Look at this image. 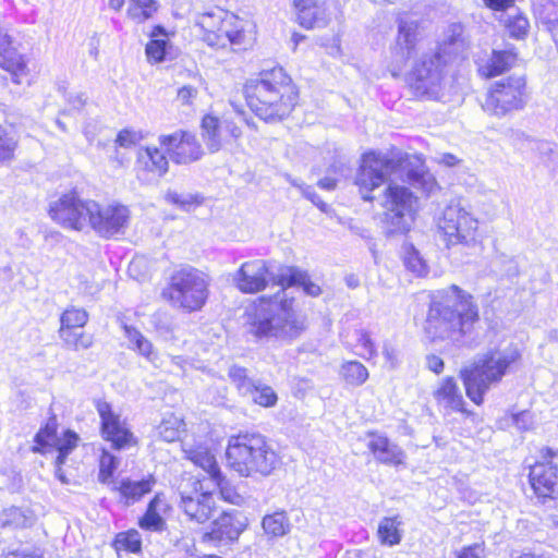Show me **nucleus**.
I'll use <instances>...</instances> for the list:
<instances>
[{
    "label": "nucleus",
    "mask_w": 558,
    "mask_h": 558,
    "mask_svg": "<svg viewBox=\"0 0 558 558\" xmlns=\"http://www.w3.org/2000/svg\"><path fill=\"white\" fill-rule=\"evenodd\" d=\"M408 84L416 97L440 100L451 93V64L435 53H424L408 73Z\"/></svg>",
    "instance_id": "7"
},
{
    "label": "nucleus",
    "mask_w": 558,
    "mask_h": 558,
    "mask_svg": "<svg viewBox=\"0 0 558 558\" xmlns=\"http://www.w3.org/2000/svg\"><path fill=\"white\" fill-rule=\"evenodd\" d=\"M209 282V277L196 268L177 270L168 288L169 300L187 312L198 311L208 298Z\"/></svg>",
    "instance_id": "8"
},
{
    "label": "nucleus",
    "mask_w": 558,
    "mask_h": 558,
    "mask_svg": "<svg viewBox=\"0 0 558 558\" xmlns=\"http://www.w3.org/2000/svg\"><path fill=\"white\" fill-rule=\"evenodd\" d=\"M163 28L156 26L151 33V40L146 45V56L151 62H161L165 60L167 54L168 40L165 38Z\"/></svg>",
    "instance_id": "38"
},
{
    "label": "nucleus",
    "mask_w": 558,
    "mask_h": 558,
    "mask_svg": "<svg viewBox=\"0 0 558 558\" xmlns=\"http://www.w3.org/2000/svg\"><path fill=\"white\" fill-rule=\"evenodd\" d=\"M418 40V23L407 17L398 19V32L395 43L390 48V54L392 62L399 70L416 52Z\"/></svg>",
    "instance_id": "16"
},
{
    "label": "nucleus",
    "mask_w": 558,
    "mask_h": 558,
    "mask_svg": "<svg viewBox=\"0 0 558 558\" xmlns=\"http://www.w3.org/2000/svg\"><path fill=\"white\" fill-rule=\"evenodd\" d=\"M57 440V420L56 417H51L46 426L36 434L35 442L41 447H52Z\"/></svg>",
    "instance_id": "51"
},
{
    "label": "nucleus",
    "mask_w": 558,
    "mask_h": 558,
    "mask_svg": "<svg viewBox=\"0 0 558 558\" xmlns=\"http://www.w3.org/2000/svg\"><path fill=\"white\" fill-rule=\"evenodd\" d=\"M267 275V263L262 259H254L241 265L233 276V282L244 293H256L265 289Z\"/></svg>",
    "instance_id": "21"
},
{
    "label": "nucleus",
    "mask_w": 558,
    "mask_h": 558,
    "mask_svg": "<svg viewBox=\"0 0 558 558\" xmlns=\"http://www.w3.org/2000/svg\"><path fill=\"white\" fill-rule=\"evenodd\" d=\"M525 84L522 76H511L496 82L485 98L483 109L497 117L522 109L525 104Z\"/></svg>",
    "instance_id": "11"
},
{
    "label": "nucleus",
    "mask_w": 558,
    "mask_h": 558,
    "mask_svg": "<svg viewBox=\"0 0 558 558\" xmlns=\"http://www.w3.org/2000/svg\"><path fill=\"white\" fill-rule=\"evenodd\" d=\"M468 46L463 26L459 23H453L444 32L442 38L434 53L445 61L448 60V63L451 64L466 51Z\"/></svg>",
    "instance_id": "24"
},
{
    "label": "nucleus",
    "mask_w": 558,
    "mask_h": 558,
    "mask_svg": "<svg viewBox=\"0 0 558 558\" xmlns=\"http://www.w3.org/2000/svg\"><path fill=\"white\" fill-rule=\"evenodd\" d=\"M262 526L269 537H282L289 533L291 524L286 512H275L264 517Z\"/></svg>",
    "instance_id": "35"
},
{
    "label": "nucleus",
    "mask_w": 558,
    "mask_h": 558,
    "mask_svg": "<svg viewBox=\"0 0 558 558\" xmlns=\"http://www.w3.org/2000/svg\"><path fill=\"white\" fill-rule=\"evenodd\" d=\"M143 140L144 134L142 131L124 129L118 133L116 144L123 148H130L137 145Z\"/></svg>",
    "instance_id": "55"
},
{
    "label": "nucleus",
    "mask_w": 558,
    "mask_h": 558,
    "mask_svg": "<svg viewBox=\"0 0 558 558\" xmlns=\"http://www.w3.org/2000/svg\"><path fill=\"white\" fill-rule=\"evenodd\" d=\"M220 488V494L223 500L231 502L233 505H240L242 501V496L239 495L233 488L229 487L225 480L221 482V485H217Z\"/></svg>",
    "instance_id": "58"
},
{
    "label": "nucleus",
    "mask_w": 558,
    "mask_h": 558,
    "mask_svg": "<svg viewBox=\"0 0 558 558\" xmlns=\"http://www.w3.org/2000/svg\"><path fill=\"white\" fill-rule=\"evenodd\" d=\"M231 13L215 9L197 15L196 26L203 32V40L214 48H226L227 39L225 34V21Z\"/></svg>",
    "instance_id": "22"
},
{
    "label": "nucleus",
    "mask_w": 558,
    "mask_h": 558,
    "mask_svg": "<svg viewBox=\"0 0 558 558\" xmlns=\"http://www.w3.org/2000/svg\"><path fill=\"white\" fill-rule=\"evenodd\" d=\"M95 408L100 417V432L105 440L111 442L116 450H123L137 444L136 437L131 432L128 423L120 414L113 411L110 403L105 400H96Z\"/></svg>",
    "instance_id": "15"
},
{
    "label": "nucleus",
    "mask_w": 558,
    "mask_h": 558,
    "mask_svg": "<svg viewBox=\"0 0 558 558\" xmlns=\"http://www.w3.org/2000/svg\"><path fill=\"white\" fill-rule=\"evenodd\" d=\"M193 490H180V509L191 520L197 523L207 522L216 508L215 499L210 493H201L198 481H193Z\"/></svg>",
    "instance_id": "17"
},
{
    "label": "nucleus",
    "mask_w": 558,
    "mask_h": 558,
    "mask_svg": "<svg viewBox=\"0 0 558 558\" xmlns=\"http://www.w3.org/2000/svg\"><path fill=\"white\" fill-rule=\"evenodd\" d=\"M439 228L448 245L474 246L480 242L478 220L460 202L445 208Z\"/></svg>",
    "instance_id": "10"
},
{
    "label": "nucleus",
    "mask_w": 558,
    "mask_h": 558,
    "mask_svg": "<svg viewBox=\"0 0 558 558\" xmlns=\"http://www.w3.org/2000/svg\"><path fill=\"white\" fill-rule=\"evenodd\" d=\"M119 465V460L106 449H102L99 458V480L107 482L114 473Z\"/></svg>",
    "instance_id": "50"
},
{
    "label": "nucleus",
    "mask_w": 558,
    "mask_h": 558,
    "mask_svg": "<svg viewBox=\"0 0 558 558\" xmlns=\"http://www.w3.org/2000/svg\"><path fill=\"white\" fill-rule=\"evenodd\" d=\"M247 526V519L236 511H225L214 522L210 532L204 535L216 545H229L238 541Z\"/></svg>",
    "instance_id": "19"
},
{
    "label": "nucleus",
    "mask_w": 558,
    "mask_h": 558,
    "mask_svg": "<svg viewBox=\"0 0 558 558\" xmlns=\"http://www.w3.org/2000/svg\"><path fill=\"white\" fill-rule=\"evenodd\" d=\"M16 148V141L0 125V162L11 160Z\"/></svg>",
    "instance_id": "54"
},
{
    "label": "nucleus",
    "mask_w": 558,
    "mask_h": 558,
    "mask_svg": "<svg viewBox=\"0 0 558 558\" xmlns=\"http://www.w3.org/2000/svg\"><path fill=\"white\" fill-rule=\"evenodd\" d=\"M278 282L283 288L301 286L304 292L312 296L320 293L319 286L308 281L307 275L294 267L282 268ZM305 329V318L294 310L293 298H289L286 289H282L274 299L260 303L251 331L257 338L292 341Z\"/></svg>",
    "instance_id": "1"
},
{
    "label": "nucleus",
    "mask_w": 558,
    "mask_h": 558,
    "mask_svg": "<svg viewBox=\"0 0 558 558\" xmlns=\"http://www.w3.org/2000/svg\"><path fill=\"white\" fill-rule=\"evenodd\" d=\"M223 126L214 116H205L202 121V136L211 153H216L222 147Z\"/></svg>",
    "instance_id": "34"
},
{
    "label": "nucleus",
    "mask_w": 558,
    "mask_h": 558,
    "mask_svg": "<svg viewBox=\"0 0 558 558\" xmlns=\"http://www.w3.org/2000/svg\"><path fill=\"white\" fill-rule=\"evenodd\" d=\"M298 23L306 28H322L329 24L331 20L324 1L320 0H294Z\"/></svg>",
    "instance_id": "23"
},
{
    "label": "nucleus",
    "mask_w": 558,
    "mask_h": 558,
    "mask_svg": "<svg viewBox=\"0 0 558 558\" xmlns=\"http://www.w3.org/2000/svg\"><path fill=\"white\" fill-rule=\"evenodd\" d=\"M505 26L511 37L520 39L526 36L530 23L523 14L514 13L507 16Z\"/></svg>",
    "instance_id": "45"
},
{
    "label": "nucleus",
    "mask_w": 558,
    "mask_h": 558,
    "mask_svg": "<svg viewBox=\"0 0 558 558\" xmlns=\"http://www.w3.org/2000/svg\"><path fill=\"white\" fill-rule=\"evenodd\" d=\"M541 461L530 470V483L537 499L542 502L558 498V468L553 460L558 458V450L545 447L539 451Z\"/></svg>",
    "instance_id": "14"
},
{
    "label": "nucleus",
    "mask_w": 558,
    "mask_h": 558,
    "mask_svg": "<svg viewBox=\"0 0 558 558\" xmlns=\"http://www.w3.org/2000/svg\"><path fill=\"white\" fill-rule=\"evenodd\" d=\"M165 201L184 211H190L192 208L199 206L203 198L198 194L179 193L177 191L169 190L165 194Z\"/></svg>",
    "instance_id": "41"
},
{
    "label": "nucleus",
    "mask_w": 558,
    "mask_h": 558,
    "mask_svg": "<svg viewBox=\"0 0 558 558\" xmlns=\"http://www.w3.org/2000/svg\"><path fill=\"white\" fill-rule=\"evenodd\" d=\"M404 264L410 271L418 277H423L427 274V265L414 247H411L407 252Z\"/></svg>",
    "instance_id": "53"
},
{
    "label": "nucleus",
    "mask_w": 558,
    "mask_h": 558,
    "mask_svg": "<svg viewBox=\"0 0 558 558\" xmlns=\"http://www.w3.org/2000/svg\"><path fill=\"white\" fill-rule=\"evenodd\" d=\"M383 355L386 361V366L389 369H395L398 367L400 360H399V350L390 342H385L383 345Z\"/></svg>",
    "instance_id": "57"
},
{
    "label": "nucleus",
    "mask_w": 558,
    "mask_h": 558,
    "mask_svg": "<svg viewBox=\"0 0 558 558\" xmlns=\"http://www.w3.org/2000/svg\"><path fill=\"white\" fill-rule=\"evenodd\" d=\"M244 94L250 108L265 121L289 116L296 102V88L282 68L263 71L246 82Z\"/></svg>",
    "instance_id": "4"
},
{
    "label": "nucleus",
    "mask_w": 558,
    "mask_h": 558,
    "mask_svg": "<svg viewBox=\"0 0 558 558\" xmlns=\"http://www.w3.org/2000/svg\"><path fill=\"white\" fill-rule=\"evenodd\" d=\"M125 336L130 342V348L137 351L149 363L157 365L159 360L158 352L155 350L153 343L143 336L141 331L131 326H124Z\"/></svg>",
    "instance_id": "33"
},
{
    "label": "nucleus",
    "mask_w": 558,
    "mask_h": 558,
    "mask_svg": "<svg viewBox=\"0 0 558 558\" xmlns=\"http://www.w3.org/2000/svg\"><path fill=\"white\" fill-rule=\"evenodd\" d=\"M368 449L374 454L375 459L384 464L399 465L405 459L404 451L396 444L391 442L386 436L371 433Z\"/></svg>",
    "instance_id": "28"
},
{
    "label": "nucleus",
    "mask_w": 558,
    "mask_h": 558,
    "mask_svg": "<svg viewBox=\"0 0 558 558\" xmlns=\"http://www.w3.org/2000/svg\"><path fill=\"white\" fill-rule=\"evenodd\" d=\"M402 522L398 517L384 518L378 525V537L383 545L393 546L401 541V526Z\"/></svg>",
    "instance_id": "36"
},
{
    "label": "nucleus",
    "mask_w": 558,
    "mask_h": 558,
    "mask_svg": "<svg viewBox=\"0 0 558 558\" xmlns=\"http://www.w3.org/2000/svg\"><path fill=\"white\" fill-rule=\"evenodd\" d=\"M184 453L191 462L203 469L216 485H221L223 475L215 456L207 448L197 447L185 449Z\"/></svg>",
    "instance_id": "31"
},
{
    "label": "nucleus",
    "mask_w": 558,
    "mask_h": 558,
    "mask_svg": "<svg viewBox=\"0 0 558 558\" xmlns=\"http://www.w3.org/2000/svg\"><path fill=\"white\" fill-rule=\"evenodd\" d=\"M485 5L492 10L499 11L511 7L515 0H483Z\"/></svg>",
    "instance_id": "62"
},
{
    "label": "nucleus",
    "mask_w": 558,
    "mask_h": 558,
    "mask_svg": "<svg viewBox=\"0 0 558 558\" xmlns=\"http://www.w3.org/2000/svg\"><path fill=\"white\" fill-rule=\"evenodd\" d=\"M355 347L357 354L365 360H371L377 355L375 343L369 333L363 329L356 331Z\"/></svg>",
    "instance_id": "48"
},
{
    "label": "nucleus",
    "mask_w": 558,
    "mask_h": 558,
    "mask_svg": "<svg viewBox=\"0 0 558 558\" xmlns=\"http://www.w3.org/2000/svg\"><path fill=\"white\" fill-rule=\"evenodd\" d=\"M517 61V53L512 50H493L492 54L478 62V73L486 78L498 76L510 70Z\"/></svg>",
    "instance_id": "30"
},
{
    "label": "nucleus",
    "mask_w": 558,
    "mask_h": 558,
    "mask_svg": "<svg viewBox=\"0 0 558 558\" xmlns=\"http://www.w3.org/2000/svg\"><path fill=\"white\" fill-rule=\"evenodd\" d=\"M223 132L228 133L233 140H239L242 135V131L239 126L235 125V123L231 121H225L222 123Z\"/></svg>",
    "instance_id": "63"
},
{
    "label": "nucleus",
    "mask_w": 558,
    "mask_h": 558,
    "mask_svg": "<svg viewBox=\"0 0 558 558\" xmlns=\"http://www.w3.org/2000/svg\"><path fill=\"white\" fill-rule=\"evenodd\" d=\"M401 172H405L409 183L426 194H432L438 189L434 175L424 168L422 159L401 151L365 153L355 177V184L360 189L362 198L372 201V192L375 189L391 175L402 177Z\"/></svg>",
    "instance_id": "3"
},
{
    "label": "nucleus",
    "mask_w": 558,
    "mask_h": 558,
    "mask_svg": "<svg viewBox=\"0 0 558 558\" xmlns=\"http://www.w3.org/2000/svg\"><path fill=\"white\" fill-rule=\"evenodd\" d=\"M78 440V435L72 430H66L62 437H58L57 442L52 446L58 450L56 464L64 463L66 457L77 447Z\"/></svg>",
    "instance_id": "43"
},
{
    "label": "nucleus",
    "mask_w": 558,
    "mask_h": 558,
    "mask_svg": "<svg viewBox=\"0 0 558 558\" xmlns=\"http://www.w3.org/2000/svg\"><path fill=\"white\" fill-rule=\"evenodd\" d=\"M246 396H251L256 404L265 408L274 407L278 400L277 393L271 387L256 383L253 384V389H250Z\"/></svg>",
    "instance_id": "44"
},
{
    "label": "nucleus",
    "mask_w": 558,
    "mask_h": 558,
    "mask_svg": "<svg viewBox=\"0 0 558 558\" xmlns=\"http://www.w3.org/2000/svg\"><path fill=\"white\" fill-rule=\"evenodd\" d=\"M225 34L227 46L231 45L239 49H247L256 40L255 25L246 20L231 13L225 21Z\"/></svg>",
    "instance_id": "25"
},
{
    "label": "nucleus",
    "mask_w": 558,
    "mask_h": 558,
    "mask_svg": "<svg viewBox=\"0 0 558 558\" xmlns=\"http://www.w3.org/2000/svg\"><path fill=\"white\" fill-rule=\"evenodd\" d=\"M159 143L177 163H190L201 158L203 150L195 135L179 131L170 135H161Z\"/></svg>",
    "instance_id": "18"
},
{
    "label": "nucleus",
    "mask_w": 558,
    "mask_h": 558,
    "mask_svg": "<svg viewBox=\"0 0 558 558\" xmlns=\"http://www.w3.org/2000/svg\"><path fill=\"white\" fill-rule=\"evenodd\" d=\"M228 466L243 477L269 476L280 459L266 437L259 433H239L228 439Z\"/></svg>",
    "instance_id": "5"
},
{
    "label": "nucleus",
    "mask_w": 558,
    "mask_h": 558,
    "mask_svg": "<svg viewBox=\"0 0 558 558\" xmlns=\"http://www.w3.org/2000/svg\"><path fill=\"white\" fill-rule=\"evenodd\" d=\"M183 421L173 414L165 416L157 426V435L160 439L172 442L180 438Z\"/></svg>",
    "instance_id": "39"
},
{
    "label": "nucleus",
    "mask_w": 558,
    "mask_h": 558,
    "mask_svg": "<svg viewBox=\"0 0 558 558\" xmlns=\"http://www.w3.org/2000/svg\"><path fill=\"white\" fill-rule=\"evenodd\" d=\"M229 376L242 395L246 396L250 389H253V384L255 381L248 378L245 368L240 366H232L229 369Z\"/></svg>",
    "instance_id": "52"
},
{
    "label": "nucleus",
    "mask_w": 558,
    "mask_h": 558,
    "mask_svg": "<svg viewBox=\"0 0 558 558\" xmlns=\"http://www.w3.org/2000/svg\"><path fill=\"white\" fill-rule=\"evenodd\" d=\"M478 319V307L473 296L452 284L432 301L424 331L432 342L450 341L464 345Z\"/></svg>",
    "instance_id": "2"
},
{
    "label": "nucleus",
    "mask_w": 558,
    "mask_h": 558,
    "mask_svg": "<svg viewBox=\"0 0 558 558\" xmlns=\"http://www.w3.org/2000/svg\"><path fill=\"white\" fill-rule=\"evenodd\" d=\"M484 556V547L481 544H473L464 547L458 558H482Z\"/></svg>",
    "instance_id": "60"
},
{
    "label": "nucleus",
    "mask_w": 558,
    "mask_h": 558,
    "mask_svg": "<svg viewBox=\"0 0 558 558\" xmlns=\"http://www.w3.org/2000/svg\"><path fill=\"white\" fill-rule=\"evenodd\" d=\"M171 506L165 494L157 493L149 501L143 517L138 520L142 530L160 533L167 529L166 517L169 514Z\"/></svg>",
    "instance_id": "27"
},
{
    "label": "nucleus",
    "mask_w": 558,
    "mask_h": 558,
    "mask_svg": "<svg viewBox=\"0 0 558 558\" xmlns=\"http://www.w3.org/2000/svg\"><path fill=\"white\" fill-rule=\"evenodd\" d=\"M0 68L5 70L17 85L29 82V70L25 58L12 46L8 33L0 27Z\"/></svg>",
    "instance_id": "20"
},
{
    "label": "nucleus",
    "mask_w": 558,
    "mask_h": 558,
    "mask_svg": "<svg viewBox=\"0 0 558 558\" xmlns=\"http://www.w3.org/2000/svg\"><path fill=\"white\" fill-rule=\"evenodd\" d=\"M521 357L517 347L492 351L478 359L470 367L461 369L466 396L477 405L483 403L484 395L501 380L507 369Z\"/></svg>",
    "instance_id": "6"
},
{
    "label": "nucleus",
    "mask_w": 558,
    "mask_h": 558,
    "mask_svg": "<svg viewBox=\"0 0 558 558\" xmlns=\"http://www.w3.org/2000/svg\"><path fill=\"white\" fill-rule=\"evenodd\" d=\"M114 544L118 550H126L130 553H138L142 546L141 536L135 530L119 533Z\"/></svg>",
    "instance_id": "46"
},
{
    "label": "nucleus",
    "mask_w": 558,
    "mask_h": 558,
    "mask_svg": "<svg viewBox=\"0 0 558 558\" xmlns=\"http://www.w3.org/2000/svg\"><path fill=\"white\" fill-rule=\"evenodd\" d=\"M433 397L437 405L446 413H465L463 395L453 377L442 378L433 391Z\"/></svg>",
    "instance_id": "26"
},
{
    "label": "nucleus",
    "mask_w": 558,
    "mask_h": 558,
    "mask_svg": "<svg viewBox=\"0 0 558 558\" xmlns=\"http://www.w3.org/2000/svg\"><path fill=\"white\" fill-rule=\"evenodd\" d=\"M340 376L347 384L357 387L367 380L369 374L362 363L348 361L341 365Z\"/></svg>",
    "instance_id": "37"
},
{
    "label": "nucleus",
    "mask_w": 558,
    "mask_h": 558,
    "mask_svg": "<svg viewBox=\"0 0 558 558\" xmlns=\"http://www.w3.org/2000/svg\"><path fill=\"white\" fill-rule=\"evenodd\" d=\"M389 233L410 231L417 210V197L405 186L389 184L381 201Z\"/></svg>",
    "instance_id": "9"
},
{
    "label": "nucleus",
    "mask_w": 558,
    "mask_h": 558,
    "mask_svg": "<svg viewBox=\"0 0 558 558\" xmlns=\"http://www.w3.org/2000/svg\"><path fill=\"white\" fill-rule=\"evenodd\" d=\"M158 10V3L155 0H130L128 15L137 23L150 19Z\"/></svg>",
    "instance_id": "40"
},
{
    "label": "nucleus",
    "mask_w": 558,
    "mask_h": 558,
    "mask_svg": "<svg viewBox=\"0 0 558 558\" xmlns=\"http://www.w3.org/2000/svg\"><path fill=\"white\" fill-rule=\"evenodd\" d=\"M197 96V89L190 85L182 86L178 90V99L182 105H190Z\"/></svg>",
    "instance_id": "59"
},
{
    "label": "nucleus",
    "mask_w": 558,
    "mask_h": 558,
    "mask_svg": "<svg viewBox=\"0 0 558 558\" xmlns=\"http://www.w3.org/2000/svg\"><path fill=\"white\" fill-rule=\"evenodd\" d=\"M426 365L429 371L436 374L441 373L444 369V361L435 354H430L426 357Z\"/></svg>",
    "instance_id": "61"
},
{
    "label": "nucleus",
    "mask_w": 558,
    "mask_h": 558,
    "mask_svg": "<svg viewBox=\"0 0 558 558\" xmlns=\"http://www.w3.org/2000/svg\"><path fill=\"white\" fill-rule=\"evenodd\" d=\"M93 199H83L76 193L62 195L50 204L51 219L63 228L82 231L88 227Z\"/></svg>",
    "instance_id": "13"
},
{
    "label": "nucleus",
    "mask_w": 558,
    "mask_h": 558,
    "mask_svg": "<svg viewBox=\"0 0 558 558\" xmlns=\"http://www.w3.org/2000/svg\"><path fill=\"white\" fill-rule=\"evenodd\" d=\"M90 206L88 227L98 235L112 238L125 232L131 218L126 206L119 203L99 204L96 201Z\"/></svg>",
    "instance_id": "12"
},
{
    "label": "nucleus",
    "mask_w": 558,
    "mask_h": 558,
    "mask_svg": "<svg viewBox=\"0 0 558 558\" xmlns=\"http://www.w3.org/2000/svg\"><path fill=\"white\" fill-rule=\"evenodd\" d=\"M534 424L533 415L529 411H522L517 414L506 415L500 421L501 427H509L510 425L515 426L519 430H527Z\"/></svg>",
    "instance_id": "47"
},
{
    "label": "nucleus",
    "mask_w": 558,
    "mask_h": 558,
    "mask_svg": "<svg viewBox=\"0 0 558 558\" xmlns=\"http://www.w3.org/2000/svg\"><path fill=\"white\" fill-rule=\"evenodd\" d=\"M59 337L68 347L74 350L88 349L93 344V338L84 332L62 331L59 332Z\"/></svg>",
    "instance_id": "49"
},
{
    "label": "nucleus",
    "mask_w": 558,
    "mask_h": 558,
    "mask_svg": "<svg viewBox=\"0 0 558 558\" xmlns=\"http://www.w3.org/2000/svg\"><path fill=\"white\" fill-rule=\"evenodd\" d=\"M2 525L23 526L26 522L24 512L17 507H10L2 512Z\"/></svg>",
    "instance_id": "56"
},
{
    "label": "nucleus",
    "mask_w": 558,
    "mask_h": 558,
    "mask_svg": "<svg viewBox=\"0 0 558 558\" xmlns=\"http://www.w3.org/2000/svg\"><path fill=\"white\" fill-rule=\"evenodd\" d=\"M87 97L83 93H78L74 96H71L69 98V102L72 105V107L76 110L82 109L86 104Z\"/></svg>",
    "instance_id": "64"
},
{
    "label": "nucleus",
    "mask_w": 558,
    "mask_h": 558,
    "mask_svg": "<svg viewBox=\"0 0 558 558\" xmlns=\"http://www.w3.org/2000/svg\"><path fill=\"white\" fill-rule=\"evenodd\" d=\"M88 320V315L84 310L70 307L63 312L60 318V329L62 331H71L74 328L83 327Z\"/></svg>",
    "instance_id": "42"
},
{
    "label": "nucleus",
    "mask_w": 558,
    "mask_h": 558,
    "mask_svg": "<svg viewBox=\"0 0 558 558\" xmlns=\"http://www.w3.org/2000/svg\"><path fill=\"white\" fill-rule=\"evenodd\" d=\"M135 168L137 172H147L157 177L167 173L169 162L163 153L155 146L140 147L136 154Z\"/></svg>",
    "instance_id": "29"
},
{
    "label": "nucleus",
    "mask_w": 558,
    "mask_h": 558,
    "mask_svg": "<svg viewBox=\"0 0 558 558\" xmlns=\"http://www.w3.org/2000/svg\"><path fill=\"white\" fill-rule=\"evenodd\" d=\"M155 484L156 480L151 475L141 481L122 480L118 490L129 505L138 501L144 495L150 493Z\"/></svg>",
    "instance_id": "32"
}]
</instances>
